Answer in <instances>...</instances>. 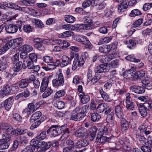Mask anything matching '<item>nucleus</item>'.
<instances>
[{"label": "nucleus", "instance_id": "nucleus-55", "mask_svg": "<svg viewBox=\"0 0 152 152\" xmlns=\"http://www.w3.org/2000/svg\"><path fill=\"white\" fill-rule=\"evenodd\" d=\"M30 60L34 62H36L37 61V54L35 53H32L29 55Z\"/></svg>", "mask_w": 152, "mask_h": 152}, {"label": "nucleus", "instance_id": "nucleus-52", "mask_svg": "<svg viewBox=\"0 0 152 152\" xmlns=\"http://www.w3.org/2000/svg\"><path fill=\"white\" fill-rule=\"evenodd\" d=\"M91 25L90 24H80L79 29L90 30L92 28Z\"/></svg>", "mask_w": 152, "mask_h": 152}, {"label": "nucleus", "instance_id": "nucleus-24", "mask_svg": "<svg viewBox=\"0 0 152 152\" xmlns=\"http://www.w3.org/2000/svg\"><path fill=\"white\" fill-rule=\"evenodd\" d=\"M42 116V113L40 111H37L33 113L31 117L30 121L31 123L39 119Z\"/></svg>", "mask_w": 152, "mask_h": 152}, {"label": "nucleus", "instance_id": "nucleus-45", "mask_svg": "<svg viewBox=\"0 0 152 152\" xmlns=\"http://www.w3.org/2000/svg\"><path fill=\"white\" fill-rule=\"evenodd\" d=\"M4 5L7 7L17 10H18V8H19V6L13 3H6L4 4Z\"/></svg>", "mask_w": 152, "mask_h": 152}, {"label": "nucleus", "instance_id": "nucleus-58", "mask_svg": "<svg viewBox=\"0 0 152 152\" xmlns=\"http://www.w3.org/2000/svg\"><path fill=\"white\" fill-rule=\"evenodd\" d=\"M42 59L46 63H52L53 58L51 56H45L43 57Z\"/></svg>", "mask_w": 152, "mask_h": 152}, {"label": "nucleus", "instance_id": "nucleus-34", "mask_svg": "<svg viewBox=\"0 0 152 152\" xmlns=\"http://www.w3.org/2000/svg\"><path fill=\"white\" fill-rule=\"evenodd\" d=\"M12 43H9L7 42L0 49V54H2L4 53L8 49L11 48L10 44Z\"/></svg>", "mask_w": 152, "mask_h": 152}, {"label": "nucleus", "instance_id": "nucleus-16", "mask_svg": "<svg viewBox=\"0 0 152 152\" xmlns=\"http://www.w3.org/2000/svg\"><path fill=\"white\" fill-rule=\"evenodd\" d=\"M150 81L151 80L149 78L146 77L144 78L142 81V83L145 87V88L148 90L152 89V86L150 83Z\"/></svg>", "mask_w": 152, "mask_h": 152}, {"label": "nucleus", "instance_id": "nucleus-3", "mask_svg": "<svg viewBox=\"0 0 152 152\" xmlns=\"http://www.w3.org/2000/svg\"><path fill=\"white\" fill-rule=\"evenodd\" d=\"M48 134L50 133L52 137H56L58 135L61 133V131L60 127L58 125H52L47 131Z\"/></svg>", "mask_w": 152, "mask_h": 152}, {"label": "nucleus", "instance_id": "nucleus-31", "mask_svg": "<svg viewBox=\"0 0 152 152\" xmlns=\"http://www.w3.org/2000/svg\"><path fill=\"white\" fill-rule=\"evenodd\" d=\"M81 99V102L83 104L87 103L90 101V98L88 95H85L84 93L79 95Z\"/></svg>", "mask_w": 152, "mask_h": 152}, {"label": "nucleus", "instance_id": "nucleus-6", "mask_svg": "<svg viewBox=\"0 0 152 152\" xmlns=\"http://www.w3.org/2000/svg\"><path fill=\"white\" fill-rule=\"evenodd\" d=\"M12 89V87L9 85H6L3 87L0 91V97L3 98L5 96L9 94Z\"/></svg>", "mask_w": 152, "mask_h": 152}, {"label": "nucleus", "instance_id": "nucleus-50", "mask_svg": "<svg viewBox=\"0 0 152 152\" xmlns=\"http://www.w3.org/2000/svg\"><path fill=\"white\" fill-rule=\"evenodd\" d=\"M73 83L75 84L83 85V83L78 76H75L73 78Z\"/></svg>", "mask_w": 152, "mask_h": 152}, {"label": "nucleus", "instance_id": "nucleus-56", "mask_svg": "<svg viewBox=\"0 0 152 152\" xmlns=\"http://www.w3.org/2000/svg\"><path fill=\"white\" fill-rule=\"evenodd\" d=\"M34 147L31 146H28L24 148L20 152H33Z\"/></svg>", "mask_w": 152, "mask_h": 152}, {"label": "nucleus", "instance_id": "nucleus-51", "mask_svg": "<svg viewBox=\"0 0 152 152\" xmlns=\"http://www.w3.org/2000/svg\"><path fill=\"white\" fill-rule=\"evenodd\" d=\"M143 105L148 110L152 111V102L149 101L148 102L144 103Z\"/></svg>", "mask_w": 152, "mask_h": 152}, {"label": "nucleus", "instance_id": "nucleus-48", "mask_svg": "<svg viewBox=\"0 0 152 152\" xmlns=\"http://www.w3.org/2000/svg\"><path fill=\"white\" fill-rule=\"evenodd\" d=\"M128 44L127 47L130 49H133L136 46V43L133 40L130 39L128 41H126Z\"/></svg>", "mask_w": 152, "mask_h": 152}, {"label": "nucleus", "instance_id": "nucleus-43", "mask_svg": "<svg viewBox=\"0 0 152 152\" xmlns=\"http://www.w3.org/2000/svg\"><path fill=\"white\" fill-rule=\"evenodd\" d=\"M66 142L67 147L74 150L75 147H76V146L74 141L71 140L69 139L66 141Z\"/></svg>", "mask_w": 152, "mask_h": 152}, {"label": "nucleus", "instance_id": "nucleus-28", "mask_svg": "<svg viewBox=\"0 0 152 152\" xmlns=\"http://www.w3.org/2000/svg\"><path fill=\"white\" fill-rule=\"evenodd\" d=\"M107 106V104L104 103H102L99 104L96 107V111L98 113L103 112L106 109Z\"/></svg>", "mask_w": 152, "mask_h": 152}, {"label": "nucleus", "instance_id": "nucleus-17", "mask_svg": "<svg viewBox=\"0 0 152 152\" xmlns=\"http://www.w3.org/2000/svg\"><path fill=\"white\" fill-rule=\"evenodd\" d=\"M49 82L48 78L45 77L43 79L40 87V91L41 92H44L47 88Z\"/></svg>", "mask_w": 152, "mask_h": 152}, {"label": "nucleus", "instance_id": "nucleus-63", "mask_svg": "<svg viewBox=\"0 0 152 152\" xmlns=\"http://www.w3.org/2000/svg\"><path fill=\"white\" fill-rule=\"evenodd\" d=\"M56 105L59 109H62L65 106L64 103L61 101H57L56 102Z\"/></svg>", "mask_w": 152, "mask_h": 152}, {"label": "nucleus", "instance_id": "nucleus-60", "mask_svg": "<svg viewBox=\"0 0 152 152\" xmlns=\"http://www.w3.org/2000/svg\"><path fill=\"white\" fill-rule=\"evenodd\" d=\"M65 94V92L64 90H61L58 91L55 94V97L57 98H60L64 96Z\"/></svg>", "mask_w": 152, "mask_h": 152}, {"label": "nucleus", "instance_id": "nucleus-46", "mask_svg": "<svg viewBox=\"0 0 152 152\" xmlns=\"http://www.w3.org/2000/svg\"><path fill=\"white\" fill-rule=\"evenodd\" d=\"M65 20L67 23H72L75 20V18L71 15H66L65 17Z\"/></svg>", "mask_w": 152, "mask_h": 152}, {"label": "nucleus", "instance_id": "nucleus-15", "mask_svg": "<svg viewBox=\"0 0 152 152\" xmlns=\"http://www.w3.org/2000/svg\"><path fill=\"white\" fill-rule=\"evenodd\" d=\"M18 10H21L25 13H28L30 15H34V13L36 14L37 13L36 11L32 8L28 7H21L19 6V8H18Z\"/></svg>", "mask_w": 152, "mask_h": 152}, {"label": "nucleus", "instance_id": "nucleus-57", "mask_svg": "<svg viewBox=\"0 0 152 152\" xmlns=\"http://www.w3.org/2000/svg\"><path fill=\"white\" fill-rule=\"evenodd\" d=\"M53 90L50 88H48L46 91H45V92L42 94L43 98H45L48 96H50L53 92Z\"/></svg>", "mask_w": 152, "mask_h": 152}, {"label": "nucleus", "instance_id": "nucleus-49", "mask_svg": "<svg viewBox=\"0 0 152 152\" xmlns=\"http://www.w3.org/2000/svg\"><path fill=\"white\" fill-rule=\"evenodd\" d=\"M91 4L92 6H95V5H93L94 4V3H93L92 0L91 1L90 0H86L84 1L82 4V6L84 8H85L89 6Z\"/></svg>", "mask_w": 152, "mask_h": 152}, {"label": "nucleus", "instance_id": "nucleus-29", "mask_svg": "<svg viewBox=\"0 0 152 152\" xmlns=\"http://www.w3.org/2000/svg\"><path fill=\"white\" fill-rule=\"evenodd\" d=\"M88 144L89 142L86 140L84 139L78 141L75 143L76 148H81L85 147Z\"/></svg>", "mask_w": 152, "mask_h": 152}, {"label": "nucleus", "instance_id": "nucleus-21", "mask_svg": "<svg viewBox=\"0 0 152 152\" xmlns=\"http://www.w3.org/2000/svg\"><path fill=\"white\" fill-rule=\"evenodd\" d=\"M0 126H1V128L3 130L4 133L11 134L13 131L12 127L8 125L2 123Z\"/></svg>", "mask_w": 152, "mask_h": 152}, {"label": "nucleus", "instance_id": "nucleus-40", "mask_svg": "<svg viewBox=\"0 0 152 152\" xmlns=\"http://www.w3.org/2000/svg\"><path fill=\"white\" fill-rule=\"evenodd\" d=\"M142 106H140L139 109V112L141 115L143 117L146 116L147 114V109L142 105Z\"/></svg>", "mask_w": 152, "mask_h": 152}, {"label": "nucleus", "instance_id": "nucleus-13", "mask_svg": "<svg viewBox=\"0 0 152 152\" xmlns=\"http://www.w3.org/2000/svg\"><path fill=\"white\" fill-rule=\"evenodd\" d=\"M140 131L141 134H143L144 133L145 135H147L151 132L150 129L147 127L146 126L143 125L140 126L138 129Z\"/></svg>", "mask_w": 152, "mask_h": 152}, {"label": "nucleus", "instance_id": "nucleus-4", "mask_svg": "<svg viewBox=\"0 0 152 152\" xmlns=\"http://www.w3.org/2000/svg\"><path fill=\"white\" fill-rule=\"evenodd\" d=\"M83 114L79 111V109L76 108L73 111L70 119L76 121H80L84 117Z\"/></svg>", "mask_w": 152, "mask_h": 152}, {"label": "nucleus", "instance_id": "nucleus-38", "mask_svg": "<svg viewBox=\"0 0 152 152\" xmlns=\"http://www.w3.org/2000/svg\"><path fill=\"white\" fill-rule=\"evenodd\" d=\"M99 91L102 97L104 100L105 101H109L110 100V98L109 95L106 93L104 92L102 88L99 89Z\"/></svg>", "mask_w": 152, "mask_h": 152}, {"label": "nucleus", "instance_id": "nucleus-37", "mask_svg": "<svg viewBox=\"0 0 152 152\" xmlns=\"http://www.w3.org/2000/svg\"><path fill=\"white\" fill-rule=\"evenodd\" d=\"M142 13L138 9H136L131 11L129 14V16L131 17H134L140 15Z\"/></svg>", "mask_w": 152, "mask_h": 152}, {"label": "nucleus", "instance_id": "nucleus-8", "mask_svg": "<svg viewBox=\"0 0 152 152\" xmlns=\"http://www.w3.org/2000/svg\"><path fill=\"white\" fill-rule=\"evenodd\" d=\"M130 91L133 92L138 94H141L144 93L145 91L144 86H132L129 87Z\"/></svg>", "mask_w": 152, "mask_h": 152}, {"label": "nucleus", "instance_id": "nucleus-2", "mask_svg": "<svg viewBox=\"0 0 152 152\" xmlns=\"http://www.w3.org/2000/svg\"><path fill=\"white\" fill-rule=\"evenodd\" d=\"M59 72L58 75V77L52 81L53 86L56 88L59 86H62L64 85V76L61 71L60 70Z\"/></svg>", "mask_w": 152, "mask_h": 152}, {"label": "nucleus", "instance_id": "nucleus-12", "mask_svg": "<svg viewBox=\"0 0 152 152\" xmlns=\"http://www.w3.org/2000/svg\"><path fill=\"white\" fill-rule=\"evenodd\" d=\"M97 129L95 126H93L89 129L88 136L90 140L92 141L96 138Z\"/></svg>", "mask_w": 152, "mask_h": 152}, {"label": "nucleus", "instance_id": "nucleus-36", "mask_svg": "<svg viewBox=\"0 0 152 152\" xmlns=\"http://www.w3.org/2000/svg\"><path fill=\"white\" fill-rule=\"evenodd\" d=\"M102 75H98L96 76V74H95V75L94 77L91 78V81L93 82V83H94L97 82L99 83H103L104 82H102L101 80L100 79L102 78Z\"/></svg>", "mask_w": 152, "mask_h": 152}, {"label": "nucleus", "instance_id": "nucleus-19", "mask_svg": "<svg viewBox=\"0 0 152 152\" xmlns=\"http://www.w3.org/2000/svg\"><path fill=\"white\" fill-rule=\"evenodd\" d=\"M80 42L85 45L86 48L91 49L92 48V45L88 38L86 36H82Z\"/></svg>", "mask_w": 152, "mask_h": 152}, {"label": "nucleus", "instance_id": "nucleus-20", "mask_svg": "<svg viewBox=\"0 0 152 152\" xmlns=\"http://www.w3.org/2000/svg\"><path fill=\"white\" fill-rule=\"evenodd\" d=\"M80 42L85 45L86 48L91 49L92 48V45L88 38L86 36H82Z\"/></svg>", "mask_w": 152, "mask_h": 152}, {"label": "nucleus", "instance_id": "nucleus-14", "mask_svg": "<svg viewBox=\"0 0 152 152\" xmlns=\"http://www.w3.org/2000/svg\"><path fill=\"white\" fill-rule=\"evenodd\" d=\"M13 97H9L5 100L4 102V107L7 110H9L11 108L13 102Z\"/></svg>", "mask_w": 152, "mask_h": 152}, {"label": "nucleus", "instance_id": "nucleus-35", "mask_svg": "<svg viewBox=\"0 0 152 152\" xmlns=\"http://www.w3.org/2000/svg\"><path fill=\"white\" fill-rule=\"evenodd\" d=\"M100 118V115L97 113H93L91 115V120L93 122L98 121Z\"/></svg>", "mask_w": 152, "mask_h": 152}, {"label": "nucleus", "instance_id": "nucleus-7", "mask_svg": "<svg viewBox=\"0 0 152 152\" xmlns=\"http://www.w3.org/2000/svg\"><path fill=\"white\" fill-rule=\"evenodd\" d=\"M107 67L106 64H102L97 66L94 70L95 73L96 74V76H97L98 75H101V73L107 71Z\"/></svg>", "mask_w": 152, "mask_h": 152}, {"label": "nucleus", "instance_id": "nucleus-9", "mask_svg": "<svg viewBox=\"0 0 152 152\" xmlns=\"http://www.w3.org/2000/svg\"><path fill=\"white\" fill-rule=\"evenodd\" d=\"M9 62V58L7 56H4L0 59V71L3 70L7 66V64Z\"/></svg>", "mask_w": 152, "mask_h": 152}, {"label": "nucleus", "instance_id": "nucleus-59", "mask_svg": "<svg viewBox=\"0 0 152 152\" xmlns=\"http://www.w3.org/2000/svg\"><path fill=\"white\" fill-rule=\"evenodd\" d=\"M13 119L18 122H21L22 121V117L20 115L17 113H15L13 114Z\"/></svg>", "mask_w": 152, "mask_h": 152}, {"label": "nucleus", "instance_id": "nucleus-18", "mask_svg": "<svg viewBox=\"0 0 152 152\" xmlns=\"http://www.w3.org/2000/svg\"><path fill=\"white\" fill-rule=\"evenodd\" d=\"M80 42L85 45L86 48L91 49L92 48V45L88 38L86 36H82Z\"/></svg>", "mask_w": 152, "mask_h": 152}, {"label": "nucleus", "instance_id": "nucleus-25", "mask_svg": "<svg viewBox=\"0 0 152 152\" xmlns=\"http://www.w3.org/2000/svg\"><path fill=\"white\" fill-rule=\"evenodd\" d=\"M23 69H25L27 68L28 69H31L33 68L34 62L33 61L28 59L23 61Z\"/></svg>", "mask_w": 152, "mask_h": 152}, {"label": "nucleus", "instance_id": "nucleus-26", "mask_svg": "<svg viewBox=\"0 0 152 152\" xmlns=\"http://www.w3.org/2000/svg\"><path fill=\"white\" fill-rule=\"evenodd\" d=\"M28 84L26 78L22 79L17 83V84L19 87L22 88L27 87L28 86Z\"/></svg>", "mask_w": 152, "mask_h": 152}, {"label": "nucleus", "instance_id": "nucleus-44", "mask_svg": "<svg viewBox=\"0 0 152 152\" xmlns=\"http://www.w3.org/2000/svg\"><path fill=\"white\" fill-rule=\"evenodd\" d=\"M22 50L27 53L33 50L32 47L30 45H25L22 46Z\"/></svg>", "mask_w": 152, "mask_h": 152}, {"label": "nucleus", "instance_id": "nucleus-33", "mask_svg": "<svg viewBox=\"0 0 152 152\" xmlns=\"http://www.w3.org/2000/svg\"><path fill=\"white\" fill-rule=\"evenodd\" d=\"M116 115L119 118H121L123 115V110L120 105H117L115 108Z\"/></svg>", "mask_w": 152, "mask_h": 152}, {"label": "nucleus", "instance_id": "nucleus-62", "mask_svg": "<svg viewBox=\"0 0 152 152\" xmlns=\"http://www.w3.org/2000/svg\"><path fill=\"white\" fill-rule=\"evenodd\" d=\"M12 64H15L17 62H18L19 60V55L17 54H15L11 58Z\"/></svg>", "mask_w": 152, "mask_h": 152}, {"label": "nucleus", "instance_id": "nucleus-53", "mask_svg": "<svg viewBox=\"0 0 152 152\" xmlns=\"http://www.w3.org/2000/svg\"><path fill=\"white\" fill-rule=\"evenodd\" d=\"M145 74V72L143 70H141L136 72L135 75L137 77L138 79H141L144 77Z\"/></svg>", "mask_w": 152, "mask_h": 152}, {"label": "nucleus", "instance_id": "nucleus-42", "mask_svg": "<svg viewBox=\"0 0 152 152\" xmlns=\"http://www.w3.org/2000/svg\"><path fill=\"white\" fill-rule=\"evenodd\" d=\"M125 58L127 60L131 62H140V60L138 59H136L133 55H128L125 57Z\"/></svg>", "mask_w": 152, "mask_h": 152}, {"label": "nucleus", "instance_id": "nucleus-11", "mask_svg": "<svg viewBox=\"0 0 152 152\" xmlns=\"http://www.w3.org/2000/svg\"><path fill=\"white\" fill-rule=\"evenodd\" d=\"M5 30L8 33H14L17 31L18 27L15 25L11 24L5 27Z\"/></svg>", "mask_w": 152, "mask_h": 152}, {"label": "nucleus", "instance_id": "nucleus-10", "mask_svg": "<svg viewBox=\"0 0 152 152\" xmlns=\"http://www.w3.org/2000/svg\"><path fill=\"white\" fill-rule=\"evenodd\" d=\"M10 44L11 47L14 44L15 47H20L22 45L23 39L21 37H19L15 39L10 40L8 41Z\"/></svg>", "mask_w": 152, "mask_h": 152}, {"label": "nucleus", "instance_id": "nucleus-23", "mask_svg": "<svg viewBox=\"0 0 152 152\" xmlns=\"http://www.w3.org/2000/svg\"><path fill=\"white\" fill-rule=\"evenodd\" d=\"M114 113L111 112L107 115L106 119L107 123H110L113 126H114L116 122L114 120Z\"/></svg>", "mask_w": 152, "mask_h": 152}, {"label": "nucleus", "instance_id": "nucleus-64", "mask_svg": "<svg viewBox=\"0 0 152 152\" xmlns=\"http://www.w3.org/2000/svg\"><path fill=\"white\" fill-rule=\"evenodd\" d=\"M140 148L143 152H151V151L150 147L148 146L143 145Z\"/></svg>", "mask_w": 152, "mask_h": 152}, {"label": "nucleus", "instance_id": "nucleus-54", "mask_svg": "<svg viewBox=\"0 0 152 152\" xmlns=\"http://www.w3.org/2000/svg\"><path fill=\"white\" fill-rule=\"evenodd\" d=\"M143 19L142 18H140L135 21L132 25V27L134 28L138 27L142 23Z\"/></svg>", "mask_w": 152, "mask_h": 152}, {"label": "nucleus", "instance_id": "nucleus-32", "mask_svg": "<svg viewBox=\"0 0 152 152\" xmlns=\"http://www.w3.org/2000/svg\"><path fill=\"white\" fill-rule=\"evenodd\" d=\"M97 135L96 138V142L102 143H104L106 142L107 137L102 136V134H99L97 133Z\"/></svg>", "mask_w": 152, "mask_h": 152}, {"label": "nucleus", "instance_id": "nucleus-27", "mask_svg": "<svg viewBox=\"0 0 152 152\" xmlns=\"http://www.w3.org/2000/svg\"><path fill=\"white\" fill-rule=\"evenodd\" d=\"M12 68V69L14 72H18L21 70L22 68H23V64L21 61H18L14 64Z\"/></svg>", "mask_w": 152, "mask_h": 152}, {"label": "nucleus", "instance_id": "nucleus-22", "mask_svg": "<svg viewBox=\"0 0 152 152\" xmlns=\"http://www.w3.org/2000/svg\"><path fill=\"white\" fill-rule=\"evenodd\" d=\"M62 61L61 63L60 66L63 67L67 65L70 63L69 58L66 56H63L61 57Z\"/></svg>", "mask_w": 152, "mask_h": 152}, {"label": "nucleus", "instance_id": "nucleus-1", "mask_svg": "<svg viewBox=\"0 0 152 152\" xmlns=\"http://www.w3.org/2000/svg\"><path fill=\"white\" fill-rule=\"evenodd\" d=\"M87 53L82 55L80 57L79 54L78 56L75 59H74L73 64L72 66V69L73 70H75L78 67H81L82 66L84 63V60L86 57V54Z\"/></svg>", "mask_w": 152, "mask_h": 152}, {"label": "nucleus", "instance_id": "nucleus-30", "mask_svg": "<svg viewBox=\"0 0 152 152\" xmlns=\"http://www.w3.org/2000/svg\"><path fill=\"white\" fill-rule=\"evenodd\" d=\"M127 7V2L126 0H124L118 5V9L120 12H123L124 10L126 9Z\"/></svg>", "mask_w": 152, "mask_h": 152}, {"label": "nucleus", "instance_id": "nucleus-5", "mask_svg": "<svg viewBox=\"0 0 152 152\" xmlns=\"http://www.w3.org/2000/svg\"><path fill=\"white\" fill-rule=\"evenodd\" d=\"M75 137H86L88 136L87 129L84 128H79L75 133Z\"/></svg>", "mask_w": 152, "mask_h": 152}, {"label": "nucleus", "instance_id": "nucleus-47", "mask_svg": "<svg viewBox=\"0 0 152 152\" xmlns=\"http://www.w3.org/2000/svg\"><path fill=\"white\" fill-rule=\"evenodd\" d=\"M39 141V140L37 138V139H33L30 142V146L34 147V150L35 149V148L38 147Z\"/></svg>", "mask_w": 152, "mask_h": 152}, {"label": "nucleus", "instance_id": "nucleus-61", "mask_svg": "<svg viewBox=\"0 0 152 152\" xmlns=\"http://www.w3.org/2000/svg\"><path fill=\"white\" fill-rule=\"evenodd\" d=\"M114 57V56L113 54H108L104 56L103 59H104L105 62H108L113 59Z\"/></svg>", "mask_w": 152, "mask_h": 152}, {"label": "nucleus", "instance_id": "nucleus-39", "mask_svg": "<svg viewBox=\"0 0 152 152\" xmlns=\"http://www.w3.org/2000/svg\"><path fill=\"white\" fill-rule=\"evenodd\" d=\"M10 144L8 142L5 141L3 140H0V149H5L7 148Z\"/></svg>", "mask_w": 152, "mask_h": 152}, {"label": "nucleus", "instance_id": "nucleus-41", "mask_svg": "<svg viewBox=\"0 0 152 152\" xmlns=\"http://www.w3.org/2000/svg\"><path fill=\"white\" fill-rule=\"evenodd\" d=\"M89 106L87 105H85L83 106L82 108L79 107H76L77 109H79V111H80L81 113L83 114V115L84 117L86 115V113H87V111L88 108Z\"/></svg>", "mask_w": 152, "mask_h": 152}]
</instances>
